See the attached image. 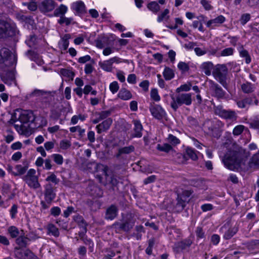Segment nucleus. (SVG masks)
I'll list each match as a JSON object with an SVG mask.
<instances>
[{"label": "nucleus", "instance_id": "f257e3e1", "mask_svg": "<svg viewBox=\"0 0 259 259\" xmlns=\"http://www.w3.org/2000/svg\"><path fill=\"white\" fill-rule=\"evenodd\" d=\"M175 193L177 194L176 202L172 204V210L176 213L181 212L188 204L191 199V196L194 193L192 189H185L181 187L176 188Z\"/></svg>", "mask_w": 259, "mask_h": 259}, {"label": "nucleus", "instance_id": "f03ea898", "mask_svg": "<svg viewBox=\"0 0 259 259\" xmlns=\"http://www.w3.org/2000/svg\"><path fill=\"white\" fill-rule=\"evenodd\" d=\"M243 154L240 151H229L224 156L223 162L228 169L238 170L242 161Z\"/></svg>", "mask_w": 259, "mask_h": 259}, {"label": "nucleus", "instance_id": "7ed1b4c3", "mask_svg": "<svg viewBox=\"0 0 259 259\" xmlns=\"http://www.w3.org/2000/svg\"><path fill=\"white\" fill-rule=\"evenodd\" d=\"M171 99L170 107L175 111L183 105L190 106L192 103V94L191 93H181L177 95L176 96L171 95Z\"/></svg>", "mask_w": 259, "mask_h": 259}, {"label": "nucleus", "instance_id": "20e7f679", "mask_svg": "<svg viewBox=\"0 0 259 259\" xmlns=\"http://www.w3.org/2000/svg\"><path fill=\"white\" fill-rule=\"evenodd\" d=\"M35 119L36 117L32 111L17 109L9 122L10 123H14L17 120L20 121L22 123H26L29 122H33Z\"/></svg>", "mask_w": 259, "mask_h": 259}, {"label": "nucleus", "instance_id": "39448f33", "mask_svg": "<svg viewBox=\"0 0 259 259\" xmlns=\"http://www.w3.org/2000/svg\"><path fill=\"white\" fill-rule=\"evenodd\" d=\"M135 223V221L132 215H127L123 218L121 222H116L113 224V226L119 231L125 232H129L133 229Z\"/></svg>", "mask_w": 259, "mask_h": 259}, {"label": "nucleus", "instance_id": "423d86ee", "mask_svg": "<svg viewBox=\"0 0 259 259\" xmlns=\"http://www.w3.org/2000/svg\"><path fill=\"white\" fill-rule=\"evenodd\" d=\"M214 77L223 86L226 84V76L228 68L225 64H218L213 68L212 72Z\"/></svg>", "mask_w": 259, "mask_h": 259}, {"label": "nucleus", "instance_id": "0eeeda50", "mask_svg": "<svg viewBox=\"0 0 259 259\" xmlns=\"http://www.w3.org/2000/svg\"><path fill=\"white\" fill-rule=\"evenodd\" d=\"M214 112L215 114L232 122L236 121L237 118V115L235 111L225 110L221 106H215Z\"/></svg>", "mask_w": 259, "mask_h": 259}, {"label": "nucleus", "instance_id": "6e6552de", "mask_svg": "<svg viewBox=\"0 0 259 259\" xmlns=\"http://www.w3.org/2000/svg\"><path fill=\"white\" fill-rule=\"evenodd\" d=\"M15 34V30L10 23L0 19V38L12 36Z\"/></svg>", "mask_w": 259, "mask_h": 259}, {"label": "nucleus", "instance_id": "1a4fd4ad", "mask_svg": "<svg viewBox=\"0 0 259 259\" xmlns=\"http://www.w3.org/2000/svg\"><path fill=\"white\" fill-rule=\"evenodd\" d=\"M208 82L209 84V89L211 92L212 96L218 99L224 97L225 92L218 84L211 80H209Z\"/></svg>", "mask_w": 259, "mask_h": 259}, {"label": "nucleus", "instance_id": "9d476101", "mask_svg": "<svg viewBox=\"0 0 259 259\" xmlns=\"http://www.w3.org/2000/svg\"><path fill=\"white\" fill-rule=\"evenodd\" d=\"M15 256L19 259H34L36 256L30 250H22L17 247L15 248Z\"/></svg>", "mask_w": 259, "mask_h": 259}, {"label": "nucleus", "instance_id": "9b49d317", "mask_svg": "<svg viewBox=\"0 0 259 259\" xmlns=\"http://www.w3.org/2000/svg\"><path fill=\"white\" fill-rule=\"evenodd\" d=\"M119 58L117 57H114L110 58L108 60L104 61L103 62H100L99 65L100 67L104 70L107 72H111L112 70V65L113 63H120Z\"/></svg>", "mask_w": 259, "mask_h": 259}, {"label": "nucleus", "instance_id": "f8f14e48", "mask_svg": "<svg viewBox=\"0 0 259 259\" xmlns=\"http://www.w3.org/2000/svg\"><path fill=\"white\" fill-rule=\"evenodd\" d=\"M38 8L43 13L50 12L55 8V2L53 0H41Z\"/></svg>", "mask_w": 259, "mask_h": 259}, {"label": "nucleus", "instance_id": "ddd939ff", "mask_svg": "<svg viewBox=\"0 0 259 259\" xmlns=\"http://www.w3.org/2000/svg\"><path fill=\"white\" fill-rule=\"evenodd\" d=\"M150 112L152 115L158 119H161L166 114L164 109L159 105H154L150 108Z\"/></svg>", "mask_w": 259, "mask_h": 259}, {"label": "nucleus", "instance_id": "4468645a", "mask_svg": "<svg viewBox=\"0 0 259 259\" xmlns=\"http://www.w3.org/2000/svg\"><path fill=\"white\" fill-rule=\"evenodd\" d=\"M0 76L6 84L10 85L15 81V74L13 71H3L0 73Z\"/></svg>", "mask_w": 259, "mask_h": 259}, {"label": "nucleus", "instance_id": "2eb2a0df", "mask_svg": "<svg viewBox=\"0 0 259 259\" xmlns=\"http://www.w3.org/2000/svg\"><path fill=\"white\" fill-rule=\"evenodd\" d=\"M118 212V207L115 204H111L106 209L105 219L107 220H113L117 217Z\"/></svg>", "mask_w": 259, "mask_h": 259}, {"label": "nucleus", "instance_id": "dca6fc26", "mask_svg": "<svg viewBox=\"0 0 259 259\" xmlns=\"http://www.w3.org/2000/svg\"><path fill=\"white\" fill-rule=\"evenodd\" d=\"M44 194L46 201L52 203L56 197V194L54 192L53 187L51 184L46 185Z\"/></svg>", "mask_w": 259, "mask_h": 259}, {"label": "nucleus", "instance_id": "f3484780", "mask_svg": "<svg viewBox=\"0 0 259 259\" xmlns=\"http://www.w3.org/2000/svg\"><path fill=\"white\" fill-rule=\"evenodd\" d=\"M87 191L89 194L94 197H101L103 194L102 190L96 185L92 183L89 184Z\"/></svg>", "mask_w": 259, "mask_h": 259}, {"label": "nucleus", "instance_id": "a211bd4d", "mask_svg": "<svg viewBox=\"0 0 259 259\" xmlns=\"http://www.w3.org/2000/svg\"><path fill=\"white\" fill-rule=\"evenodd\" d=\"M134 127L132 137L133 138H141L142 136L143 126L140 121L133 120Z\"/></svg>", "mask_w": 259, "mask_h": 259}, {"label": "nucleus", "instance_id": "6ab92c4d", "mask_svg": "<svg viewBox=\"0 0 259 259\" xmlns=\"http://www.w3.org/2000/svg\"><path fill=\"white\" fill-rule=\"evenodd\" d=\"M97 168L102 170L106 177L116 176V175L118 174L115 171L117 169V166H115L114 169L112 170L109 168L107 165L99 164L97 165Z\"/></svg>", "mask_w": 259, "mask_h": 259}, {"label": "nucleus", "instance_id": "aec40b11", "mask_svg": "<svg viewBox=\"0 0 259 259\" xmlns=\"http://www.w3.org/2000/svg\"><path fill=\"white\" fill-rule=\"evenodd\" d=\"M112 123V119L111 118H108L104 120L102 123L96 126L97 133L98 134H101L102 132L108 130L110 128Z\"/></svg>", "mask_w": 259, "mask_h": 259}, {"label": "nucleus", "instance_id": "412c9836", "mask_svg": "<svg viewBox=\"0 0 259 259\" xmlns=\"http://www.w3.org/2000/svg\"><path fill=\"white\" fill-rule=\"evenodd\" d=\"M192 244V241L190 238H186L175 244V248L178 251L183 250L189 247Z\"/></svg>", "mask_w": 259, "mask_h": 259}, {"label": "nucleus", "instance_id": "4be33fe9", "mask_svg": "<svg viewBox=\"0 0 259 259\" xmlns=\"http://www.w3.org/2000/svg\"><path fill=\"white\" fill-rule=\"evenodd\" d=\"M71 38L70 34H65L61 39L58 43L59 48L62 51H65L67 49L69 41V39Z\"/></svg>", "mask_w": 259, "mask_h": 259}, {"label": "nucleus", "instance_id": "5701e85b", "mask_svg": "<svg viewBox=\"0 0 259 259\" xmlns=\"http://www.w3.org/2000/svg\"><path fill=\"white\" fill-rule=\"evenodd\" d=\"M225 21V18L223 15H220L213 19L209 20L206 23V26L209 28H213L223 23Z\"/></svg>", "mask_w": 259, "mask_h": 259}, {"label": "nucleus", "instance_id": "b1692460", "mask_svg": "<svg viewBox=\"0 0 259 259\" xmlns=\"http://www.w3.org/2000/svg\"><path fill=\"white\" fill-rule=\"evenodd\" d=\"M213 64L211 62H203L200 67V69L203 71L205 75H210L211 73V70L213 69Z\"/></svg>", "mask_w": 259, "mask_h": 259}, {"label": "nucleus", "instance_id": "393cba45", "mask_svg": "<svg viewBox=\"0 0 259 259\" xmlns=\"http://www.w3.org/2000/svg\"><path fill=\"white\" fill-rule=\"evenodd\" d=\"M86 204L90 207L91 211H96L100 209L102 203L98 200L88 199Z\"/></svg>", "mask_w": 259, "mask_h": 259}, {"label": "nucleus", "instance_id": "a878e982", "mask_svg": "<svg viewBox=\"0 0 259 259\" xmlns=\"http://www.w3.org/2000/svg\"><path fill=\"white\" fill-rule=\"evenodd\" d=\"M118 97L123 100H128L132 98L131 92L125 88H122L118 94Z\"/></svg>", "mask_w": 259, "mask_h": 259}, {"label": "nucleus", "instance_id": "bb28decb", "mask_svg": "<svg viewBox=\"0 0 259 259\" xmlns=\"http://www.w3.org/2000/svg\"><path fill=\"white\" fill-rule=\"evenodd\" d=\"M135 230L136 232L134 233L132 236L136 237L138 240L141 239L142 233H145L144 227L142 225H137L135 227Z\"/></svg>", "mask_w": 259, "mask_h": 259}, {"label": "nucleus", "instance_id": "cd10ccee", "mask_svg": "<svg viewBox=\"0 0 259 259\" xmlns=\"http://www.w3.org/2000/svg\"><path fill=\"white\" fill-rule=\"evenodd\" d=\"M238 231V229L236 227H231L225 232L223 238L225 240H229L234 236Z\"/></svg>", "mask_w": 259, "mask_h": 259}, {"label": "nucleus", "instance_id": "c85d7f7f", "mask_svg": "<svg viewBox=\"0 0 259 259\" xmlns=\"http://www.w3.org/2000/svg\"><path fill=\"white\" fill-rule=\"evenodd\" d=\"M73 219L80 228L87 227L88 224L81 215H75L73 216Z\"/></svg>", "mask_w": 259, "mask_h": 259}, {"label": "nucleus", "instance_id": "c756f323", "mask_svg": "<svg viewBox=\"0 0 259 259\" xmlns=\"http://www.w3.org/2000/svg\"><path fill=\"white\" fill-rule=\"evenodd\" d=\"M72 7L77 14H82L84 12L85 6L82 2L73 3Z\"/></svg>", "mask_w": 259, "mask_h": 259}, {"label": "nucleus", "instance_id": "7c9ffc66", "mask_svg": "<svg viewBox=\"0 0 259 259\" xmlns=\"http://www.w3.org/2000/svg\"><path fill=\"white\" fill-rule=\"evenodd\" d=\"M28 238L20 234V235L16 239V244L19 245L18 248L26 247L27 244Z\"/></svg>", "mask_w": 259, "mask_h": 259}, {"label": "nucleus", "instance_id": "2f4dec72", "mask_svg": "<svg viewBox=\"0 0 259 259\" xmlns=\"http://www.w3.org/2000/svg\"><path fill=\"white\" fill-rule=\"evenodd\" d=\"M48 234H52L56 237H59L60 232L58 229L53 224H49L47 226Z\"/></svg>", "mask_w": 259, "mask_h": 259}, {"label": "nucleus", "instance_id": "473e14b6", "mask_svg": "<svg viewBox=\"0 0 259 259\" xmlns=\"http://www.w3.org/2000/svg\"><path fill=\"white\" fill-rule=\"evenodd\" d=\"M255 87L251 83L246 82L241 85L242 91L246 94L252 93L254 90Z\"/></svg>", "mask_w": 259, "mask_h": 259}, {"label": "nucleus", "instance_id": "72a5a7b5", "mask_svg": "<svg viewBox=\"0 0 259 259\" xmlns=\"http://www.w3.org/2000/svg\"><path fill=\"white\" fill-rule=\"evenodd\" d=\"M239 52L240 56L241 57L245 58V62L246 64H249L251 62V58L248 51L243 48L242 46H241L239 49Z\"/></svg>", "mask_w": 259, "mask_h": 259}, {"label": "nucleus", "instance_id": "f704fd0d", "mask_svg": "<svg viewBox=\"0 0 259 259\" xmlns=\"http://www.w3.org/2000/svg\"><path fill=\"white\" fill-rule=\"evenodd\" d=\"M134 147L130 146L120 148L118 150V153L116 154V157L118 158L122 154H128L134 151Z\"/></svg>", "mask_w": 259, "mask_h": 259}, {"label": "nucleus", "instance_id": "c9c22d12", "mask_svg": "<svg viewBox=\"0 0 259 259\" xmlns=\"http://www.w3.org/2000/svg\"><path fill=\"white\" fill-rule=\"evenodd\" d=\"M163 75L165 80H169L174 77L175 73L172 69L166 67L163 71Z\"/></svg>", "mask_w": 259, "mask_h": 259}, {"label": "nucleus", "instance_id": "e433bc0d", "mask_svg": "<svg viewBox=\"0 0 259 259\" xmlns=\"http://www.w3.org/2000/svg\"><path fill=\"white\" fill-rule=\"evenodd\" d=\"M60 73L63 76L70 80H73L75 75V73L72 70L67 69H61Z\"/></svg>", "mask_w": 259, "mask_h": 259}, {"label": "nucleus", "instance_id": "4c0bfd02", "mask_svg": "<svg viewBox=\"0 0 259 259\" xmlns=\"http://www.w3.org/2000/svg\"><path fill=\"white\" fill-rule=\"evenodd\" d=\"M157 149L159 151L168 153L170 151H173L174 149L172 146L167 144L164 143L163 144H158L157 145Z\"/></svg>", "mask_w": 259, "mask_h": 259}, {"label": "nucleus", "instance_id": "58836bf2", "mask_svg": "<svg viewBox=\"0 0 259 259\" xmlns=\"http://www.w3.org/2000/svg\"><path fill=\"white\" fill-rule=\"evenodd\" d=\"M147 8L153 13L156 14L160 10V6L156 2H151L147 4Z\"/></svg>", "mask_w": 259, "mask_h": 259}, {"label": "nucleus", "instance_id": "ea45409f", "mask_svg": "<svg viewBox=\"0 0 259 259\" xmlns=\"http://www.w3.org/2000/svg\"><path fill=\"white\" fill-rule=\"evenodd\" d=\"M100 182L102 183L104 185L106 186L108 189H114V187L117 184V179H108L109 183H105V181H106L107 179H99Z\"/></svg>", "mask_w": 259, "mask_h": 259}, {"label": "nucleus", "instance_id": "a19ab883", "mask_svg": "<svg viewBox=\"0 0 259 259\" xmlns=\"http://www.w3.org/2000/svg\"><path fill=\"white\" fill-rule=\"evenodd\" d=\"M169 10L167 9H165L163 12L159 14L157 17V21L161 22L163 21H167L169 18Z\"/></svg>", "mask_w": 259, "mask_h": 259}, {"label": "nucleus", "instance_id": "79ce46f5", "mask_svg": "<svg viewBox=\"0 0 259 259\" xmlns=\"http://www.w3.org/2000/svg\"><path fill=\"white\" fill-rule=\"evenodd\" d=\"M38 179H24L25 183L32 189H37L40 187V184L38 183Z\"/></svg>", "mask_w": 259, "mask_h": 259}, {"label": "nucleus", "instance_id": "37998d69", "mask_svg": "<svg viewBox=\"0 0 259 259\" xmlns=\"http://www.w3.org/2000/svg\"><path fill=\"white\" fill-rule=\"evenodd\" d=\"M67 11L66 6L61 5L60 7L57 8L54 11V15L55 16H63Z\"/></svg>", "mask_w": 259, "mask_h": 259}, {"label": "nucleus", "instance_id": "c03bdc74", "mask_svg": "<svg viewBox=\"0 0 259 259\" xmlns=\"http://www.w3.org/2000/svg\"><path fill=\"white\" fill-rule=\"evenodd\" d=\"M252 100L251 98H246L242 100L237 102L238 107L241 108H245L247 105H250L252 103Z\"/></svg>", "mask_w": 259, "mask_h": 259}, {"label": "nucleus", "instance_id": "a18cd8bd", "mask_svg": "<svg viewBox=\"0 0 259 259\" xmlns=\"http://www.w3.org/2000/svg\"><path fill=\"white\" fill-rule=\"evenodd\" d=\"M8 232L12 238H16L19 235L18 229L15 226H11L8 229Z\"/></svg>", "mask_w": 259, "mask_h": 259}, {"label": "nucleus", "instance_id": "49530a36", "mask_svg": "<svg viewBox=\"0 0 259 259\" xmlns=\"http://www.w3.org/2000/svg\"><path fill=\"white\" fill-rule=\"evenodd\" d=\"M259 244V240H253L245 243L246 247L249 250H253Z\"/></svg>", "mask_w": 259, "mask_h": 259}, {"label": "nucleus", "instance_id": "de8ad7c7", "mask_svg": "<svg viewBox=\"0 0 259 259\" xmlns=\"http://www.w3.org/2000/svg\"><path fill=\"white\" fill-rule=\"evenodd\" d=\"M178 68L182 73L188 72L190 69L189 64L184 62H179Z\"/></svg>", "mask_w": 259, "mask_h": 259}, {"label": "nucleus", "instance_id": "09e8293b", "mask_svg": "<svg viewBox=\"0 0 259 259\" xmlns=\"http://www.w3.org/2000/svg\"><path fill=\"white\" fill-rule=\"evenodd\" d=\"M186 152L188 156H189L193 160H197L198 156L194 150L190 148H187L186 149Z\"/></svg>", "mask_w": 259, "mask_h": 259}, {"label": "nucleus", "instance_id": "8fccbe9b", "mask_svg": "<svg viewBox=\"0 0 259 259\" xmlns=\"http://www.w3.org/2000/svg\"><path fill=\"white\" fill-rule=\"evenodd\" d=\"M245 126L243 125H238L236 126L233 130V134L234 136H238L241 135L245 129Z\"/></svg>", "mask_w": 259, "mask_h": 259}, {"label": "nucleus", "instance_id": "3c124183", "mask_svg": "<svg viewBox=\"0 0 259 259\" xmlns=\"http://www.w3.org/2000/svg\"><path fill=\"white\" fill-rule=\"evenodd\" d=\"M11 52L10 50L6 48H3L0 51V56L2 58L3 62L4 59H7L10 56Z\"/></svg>", "mask_w": 259, "mask_h": 259}, {"label": "nucleus", "instance_id": "603ef678", "mask_svg": "<svg viewBox=\"0 0 259 259\" xmlns=\"http://www.w3.org/2000/svg\"><path fill=\"white\" fill-rule=\"evenodd\" d=\"M167 141L172 146H176L180 142V141L178 138L171 134L168 135Z\"/></svg>", "mask_w": 259, "mask_h": 259}, {"label": "nucleus", "instance_id": "864d4df0", "mask_svg": "<svg viewBox=\"0 0 259 259\" xmlns=\"http://www.w3.org/2000/svg\"><path fill=\"white\" fill-rule=\"evenodd\" d=\"M81 240L83 241L84 244L89 246V249H90L91 252H92L93 250L94 245L93 241L91 239L88 238L87 237H85V238H83Z\"/></svg>", "mask_w": 259, "mask_h": 259}, {"label": "nucleus", "instance_id": "5fc2aeb1", "mask_svg": "<svg viewBox=\"0 0 259 259\" xmlns=\"http://www.w3.org/2000/svg\"><path fill=\"white\" fill-rule=\"evenodd\" d=\"M191 186L196 187H201L203 184V179H191L189 182Z\"/></svg>", "mask_w": 259, "mask_h": 259}, {"label": "nucleus", "instance_id": "6e6d98bb", "mask_svg": "<svg viewBox=\"0 0 259 259\" xmlns=\"http://www.w3.org/2000/svg\"><path fill=\"white\" fill-rule=\"evenodd\" d=\"M54 161L58 165H61L63 162L62 156L59 154H54L52 155Z\"/></svg>", "mask_w": 259, "mask_h": 259}, {"label": "nucleus", "instance_id": "4d7b16f0", "mask_svg": "<svg viewBox=\"0 0 259 259\" xmlns=\"http://www.w3.org/2000/svg\"><path fill=\"white\" fill-rule=\"evenodd\" d=\"M70 131L71 133H74L75 132L79 133V135L80 137H82L85 133V130L82 129L80 126H73L69 128Z\"/></svg>", "mask_w": 259, "mask_h": 259}, {"label": "nucleus", "instance_id": "13d9d810", "mask_svg": "<svg viewBox=\"0 0 259 259\" xmlns=\"http://www.w3.org/2000/svg\"><path fill=\"white\" fill-rule=\"evenodd\" d=\"M71 142L67 140H63L60 142V147L63 150H66L70 147Z\"/></svg>", "mask_w": 259, "mask_h": 259}, {"label": "nucleus", "instance_id": "bf43d9fd", "mask_svg": "<svg viewBox=\"0 0 259 259\" xmlns=\"http://www.w3.org/2000/svg\"><path fill=\"white\" fill-rule=\"evenodd\" d=\"M250 19V15L248 13L242 14L240 19V22L242 25H245Z\"/></svg>", "mask_w": 259, "mask_h": 259}, {"label": "nucleus", "instance_id": "052dcab7", "mask_svg": "<svg viewBox=\"0 0 259 259\" xmlns=\"http://www.w3.org/2000/svg\"><path fill=\"white\" fill-rule=\"evenodd\" d=\"M111 112L110 110L103 111L98 113L99 120H103L111 115Z\"/></svg>", "mask_w": 259, "mask_h": 259}, {"label": "nucleus", "instance_id": "680f3d73", "mask_svg": "<svg viewBox=\"0 0 259 259\" xmlns=\"http://www.w3.org/2000/svg\"><path fill=\"white\" fill-rule=\"evenodd\" d=\"M191 85L189 84H185L181 85L179 88L176 90L177 92L179 93L180 92H188L190 90Z\"/></svg>", "mask_w": 259, "mask_h": 259}, {"label": "nucleus", "instance_id": "e2e57ef3", "mask_svg": "<svg viewBox=\"0 0 259 259\" xmlns=\"http://www.w3.org/2000/svg\"><path fill=\"white\" fill-rule=\"evenodd\" d=\"M234 53V49L232 48H228L224 49L221 51V56H228L232 55Z\"/></svg>", "mask_w": 259, "mask_h": 259}, {"label": "nucleus", "instance_id": "0e129e2a", "mask_svg": "<svg viewBox=\"0 0 259 259\" xmlns=\"http://www.w3.org/2000/svg\"><path fill=\"white\" fill-rule=\"evenodd\" d=\"M151 98L155 101H159L160 99V96L158 95L157 90L156 89H152L151 91Z\"/></svg>", "mask_w": 259, "mask_h": 259}, {"label": "nucleus", "instance_id": "69168bd1", "mask_svg": "<svg viewBox=\"0 0 259 259\" xmlns=\"http://www.w3.org/2000/svg\"><path fill=\"white\" fill-rule=\"evenodd\" d=\"M50 213L55 217H58L61 213V209L58 206L53 207L50 210Z\"/></svg>", "mask_w": 259, "mask_h": 259}, {"label": "nucleus", "instance_id": "338daca9", "mask_svg": "<svg viewBox=\"0 0 259 259\" xmlns=\"http://www.w3.org/2000/svg\"><path fill=\"white\" fill-rule=\"evenodd\" d=\"M110 90L113 94L116 93L119 89V85L117 81H113L110 83Z\"/></svg>", "mask_w": 259, "mask_h": 259}, {"label": "nucleus", "instance_id": "774afa93", "mask_svg": "<svg viewBox=\"0 0 259 259\" xmlns=\"http://www.w3.org/2000/svg\"><path fill=\"white\" fill-rule=\"evenodd\" d=\"M196 235L198 238H204L205 237V233L203 231L202 228L197 227L195 231Z\"/></svg>", "mask_w": 259, "mask_h": 259}]
</instances>
